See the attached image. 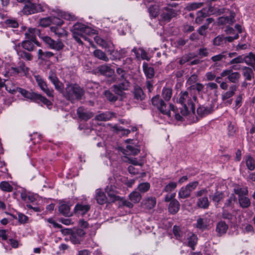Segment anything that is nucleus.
<instances>
[{
    "mask_svg": "<svg viewBox=\"0 0 255 255\" xmlns=\"http://www.w3.org/2000/svg\"><path fill=\"white\" fill-rule=\"evenodd\" d=\"M71 30L73 37L79 44H83L82 40L83 39L88 41L91 45H93V42L88 36L95 34L96 33V30L84 24L77 22L73 25Z\"/></svg>",
    "mask_w": 255,
    "mask_h": 255,
    "instance_id": "obj_1",
    "label": "nucleus"
},
{
    "mask_svg": "<svg viewBox=\"0 0 255 255\" xmlns=\"http://www.w3.org/2000/svg\"><path fill=\"white\" fill-rule=\"evenodd\" d=\"M196 100L197 97L191 89L180 93L178 101L183 106V109L181 110L182 115L185 116L191 112H194V103Z\"/></svg>",
    "mask_w": 255,
    "mask_h": 255,
    "instance_id": "obj_2",
    "label": "nucleus"
},
{
    "mask_svg": "<svg viewBox=\"0 0 255 255\" xmlns=\"http://www.w3.org/2000/svg\"><path fill=\"white\" fill-rule=\"evenodd\" d=\"M151 102L152 105L156 107L162 114L166 115L169 118L174 117L179 121H182V117L178 113V110L174 105L170 104L169 107H167L165 102L160 98L159 96L157 95L153 97Z\"/></svg>",
    "mask_w": 255,
    "mask_h": 255,
    "instance_id": "obj_3",
    "label": "nucleus"
},
{
    "mask_svg": "<svg viewBox=\"0 0 255 255\" xmlns=\"http://www.w3.org/2000/svg\"><path fill=\"white\" fill-rule=\"evenodd\" d=\"M151 102L152 105L156 107L162 114L166 115L169 118L174 117L179 121H182V117L178 113V110L174 105L170 104L169 107H167L165 102L160 98L159 96L157 95L153 97Z\"/></svg>",
    "mask_w": 255,
    "mask_h": 255,
    "instance_id": "obj_4",
    "label": "nucleus"
},
{
    "mask_svg": "<svg viewBox=\"0 0 255 255\" xmlns=\"http://www.w3.org/2000/svg\"><path fill=\"white\" fill-rule=\"evenodd\" d=\"M17 93H19L24 98L33 100L36 102H41L50 109L52 107L51 102L42 95L34 92H30L25 89L18 87L16 89Z\"/></svg>",
    "mask_w": 255,
    "mask_h": 255,
    "instance_id": "obj_5",
    "label": "nucleus"
},
{
    "mask_svg": "<svg viewBox=\"0 0 255 255\" xmlns=\"http://www.w3.org/2000/svg\"><path fill=\"white\" fill-rule=\"evenodd\" d=\"M84 94V90L77 84H68L65 88L64 96L70 100L80 99Z\"/></svg>",
    "mask_w": 255,
    "mask_h": 255,
    "instance_id": "obj_6",
    "label": "nucleus"
},
{
    "mask_svg": "<svg viewBox=\"0 0 255 255\" xmlns=\"http://www.w3.org/2000/svg\"><path fill=\"white\" fill-rule=\"evenodd\" d=\"M23 2L25 3L23 11L27 15L43 11L46 7L45 5L37 3L34 0H25Z\"/></svg>",
    "mask_w": 255,
    "mask_h": 255,
    "instance_id": "obj_7",
    "label": "nucleus"
},
{
    "mask_svg": "<svg viewBox=\"0 0 255 255\" xmlns=\"http://www.w3.org/2000/svg\"><path fill=\"white\" fill-rule=\"evenodd\" d=\"M125 141L128 143V145H127L126 149H122L121 151L126 155V157L128 155H135L140 151L139 147L137 145L136 140L128 139Z\"/></svg>",
    "mask_w": 255,
    "mask_h": 255,
    "instance_id": "obj_8",
    "label": "nucleus"
},
{
    "mask_svg": "<svg viewBox=\"0 0 255 255\" xmlns=\"http://www.w3.org/2000/svg\"><path fill=\"white\" fill-rule=\"evenodd\" d=\"M28 68L25 66V63L23 61H19L17 67H11L9 71L4 74V76L9 77L16 75H26L28 73Z\"/></svg>",
    "mask_w": 255,
    "mask_h": 255,
    "instance_id": "obj_9",
    "label": "nucleus"
},
{
    "mask_svg": "<svg viewBox=\"0 0 255 255\" xmlns=\"http://www.w3.org/2000/svg\"><path fill=\"white\" fill-rule=\"evenodd\" d=\"M237 89V87L235 85H233L229 87L228 91L222 93V100L224 102L226 105H230L232 104L233 100L231 98L235 94Z\"/></svg>",
    "mask_w": 255,
    "mask_h": 255,
    "instance_id": "obj_10",
    "label": "nucleus"
},
{
    "mask_svg": "<svg viewBox=\"0 0 255 255\" xmlns=\"http://www.w3.org/2000/svg\"><path fill=\"white\" fill-rule=\"evenodd\" d=\"M35 79L41 90H42L48 97H53V90L47 87L46 82L39 75L34 76Z\"/></svg>",
    "mask_w": 255,
    "mask_h": 255,
    "instance_id": "obj_11",
    "label": "nucleus"
},
{
    "mask_svg": "<svg viewBox=\"0 0 255 255\" xmlns=\"http://www.w3.org/2000/svg\"><path fill=\"white\" fill-rule=\"evenodd\" d=\"M85 235V232L83 230L78 229L71 233L70 237V241L74 244H80Z\"/></svg>",
    "mask_w": 255,
    "mask_h": 255,
    "instance_id": "obj_12",
    "label": "nucleus"
},
{
    "mask_svg": "<svg viewBox=\"0 0 255 255\" xmlns=\"http://www.w3.org/2000/svg\"><path fill=\"white\" fill-rule=\"evenodd\" d=\"M118 84L113 85L114 92L119 95H121L123 91L127 90L129 86V83L127 79H122Z\"/></svg>",
    "mask_w": 255,
    "mask_h": 255,
    "instance_id": "obj_13",
    "label": "nucleus"
},
{
    "mask_svg": "<svg viewBox=\"0 0 255 255\" xmlns=\"http://www.w3.org/2000/svg\"><path fill=\"white\" fill-rule=\"evenodd\" d=\"M43 41L48 44L49 47L56 50H60L63 47V43L60 41H56L52 39L50 37L44 36L43 37Z\"/></svg>",
    "mask_w": 255,
    "mask_h": 255,
    "instance_id": "obj_14",
    "label": "nucleus"
},
{
    "mask_svg": "<svg viewBox=\"0 0 255 255\" xmlns=\"http://www.w3.org/2000/svg\"><path fill=\"white\" fill-rule=\"evenodd\" d=\"M156 204V199L153 196H147L143 199L141 202L143 208L147 210L153 209L155 206Z\"/></svg>",
    "mask_w": 255,
    "mask_h": 255,
    "instance_id": "obj_15",
    "label": "nucleus"
},
{
    "mask_svg": "<svg viewBox=\"0 0 255 255\" xmlns=\"http://www.w3.org/2000/svg\"><path fill=\"white\" fill-rule=\"evenodd\" d=\"M106 192H107L109 197V198H108V203L114 202L120 200V197L117 195V193L113 190V188L112 186L110 187L108 186L106 188Z\"/></svg>",
    "mask_w": 255,
    "mask_h": 255,
    "instance_id": "obj_16",
    "label": "nucleus"
},
{
    "mask_svg": "<svg viewBox=\"0 0 255 255\" xmlns=\"http://www.w3.org/2000/svg\"><path fill=\"white\" fill-rule=\"evenodd\" d=\"M77 114L79 118L83 120L87 121L93 117V113L88 111L83 107L77 109Z\"/></svg>",
    "mask_w": 255,
    "mask_h": 255,
    "instance_id": "obj_17",
    "label": "nucleus"
},
{
    "mask_svg": "<svg viewBox=\"0 0 255 255\" xmlns=\"http://www.w3.org/2000/svg\"><path fill=\"white\" fill-rule=\"evenodd\" d=\"M94 39L96 43L103 48L109 50L114 47L113 43L110 40L106 41L98 36H95Z\"/></svg>",
    "mask_w": 255,
    "mask_h": 255,
    "instance_id": "obj_18",
    "label": "nucleus"
},
{
    "mask_svg": "<svg viewBox=\"0 0 255 255\" xmlns=\"http://www.w3.org/2000/svg\"><path fill=\"white\" fill-rule=\"evenodd\" d=\"M177 14L175 10L172 8H166L161 13L160 16L161 19L165 21H169L172 18L175 17Z\"/></svg>",
    "mask_w": 255,
    "mask_h": 255,
    "instance_id": "obj_19",
    "label": "nucleus"
},
{
    "mask_svg": "<svg viewBox=\"0 0 255 255\" xmlns=\"http://www.w3.org/2000/svg\"><path fill=\"white\" fill-rule=\"evenodd\" d=\"M95 199L97 202L100 205H104L108 201V198L101 189H97L96 191Z\"/></svg>",
    "mask_w": 255,
    "mask_h": 255,
    "instance_id": "obj_20",
    "label": "nucleus"
},
{
    "mask_svg": "<svg viewBox=\"0 0 255 255\" xmlns=\"http://www.w3.org/2000/svg\"><path fill=\"white\" fill-rule=\"evenodd\" d=\"M115 117V114L110 112L100 113L95 117V119L100 121H107Z\"/></svg>",
    "mask_w": 255,
    "mask_h": 255,
    "instance_id": "obj_21",
    "label": "nucleus"
},
{
    "mask_svg": "<svg viewBox=\"0 0 255 255\" xmlns=\"http://www.w3.org/2000/svg\"><path fill=\"white\" fill-rule=\"evenodd\" d=\"M90 209V206L89 205L77 204L75 207L74 211L75 213L84 215L88 212Z\"/></svg>",
    "mask_w": 255,
    "mask_h": 255,
    "instance_id": "obj_22",
    "label": "nucleus"
},
{
    "mask_svg": "<svg viewBox=\"0 0 255 255\" xmlns=\"http://www.w3.org/2000/svg\"><path fill=\"white\" fill-rule=\"evenodd\" d=\"M228 229V225L224 221H220L216 226V231L219 236L225 234Z\"/></svg>",
    "mask_w": 255,
    "mask_h": 255,
    "instance_id": "obj_23",
    "label": "nucleus"
},
{
    "mask_svg": "<svg viewBox=\"0 0 255 255\" xmlns=\"http://www.w3.org/2000/svg\"><path fill=\"white\" fill-rule=\"evenodd\" d=\"M179 208L180 204L176 199L172 200L168 206V211L172 214H176L179 211Z\"/></svg>",
    "mask_w": 255,
    "mask_h": 255,
    "instance_id": "obj_24",
    "label": "nucleus"
},
{
    "mask_svg": "<svg viewBox=\"0 0 255 255\" xmlns=\"http://www.w3.org/2000/svg\"><path fill=\"white\" fill-rule=\"evenodd\" d=\"M39 34V31L37 29L30 28L28 29V31L25 32V35L27 39L35 41L36 35Z\"/></svg>",
    "mask_w": 255,
    "mask_h": 255,
    "instance_id": "obj_25",
    "label": "nucleus"
},
{
    "mask_svg": "<svg viewBox=\"0 0 255 255\" xmlns=\"http://www.w3.org/2000/svg\"><path fill=\"white\" fill-rule=\"evenodd\" d=\"M128 198L131 202L136 204L140 202L142 196L138 191L134 190L129 194Z\"/></svg>",
    "mask_w": 255,
    "mask_h": 255,
    "instance_id": "obj_26",
    "label": "nucleus"
},
{
    "mask_svg": "<svg viewBox=\"0 0 255 255\" xmlns=\"http://www.w3.org/2000/svg\"><path fill=\"white\" fill-rule=\"evenodd\" d=\"M143 70L147 78L151 79L154 75V71L153 67L149 66L146 63L143 64Z\"/></svg>",
    "mask_w": 255,
    "mask_h": 255,
    "instance_id": "obj_27",
    "label": "nucleus"
},
{
    "mask_svg": "<svg viewBox=\"0 0 255 255\" xmlns=\"http://www.w3.org/2000/svg\"><path fill=\"white\" fill-rule=\"evenodd\" d=\"M234 15L232 14L229 17L223 16L220 17L218 19V22L219 24H232L234 22Z\"/></svg>",
    "mask_w": 255,
    "mask_h": 255,
    "instance_id": "obj_28",
    "label": "nucleus"
},
{
    "mask_svg": "<svg viewBox=\"0 0 255 255\" xmlns=\"http://www.w3.org/2000/svg\"><path fill=\"white\" fill-rule=\"evenodd\" d=\"M99 71L101 74L106 76L110 77L114 74V70L112 69L107 65H104L100 67Z\"/></svg>",
    "mask_w": 255,
    "mask_h": 255,
    "instance_id": "obj_29",
    "label": "nucleus"
},
{
    "mask_svg": "<svg viewBox=\"0 0 255 255\" xmlns=\"http://www.w3.org/2000/svg\"><path fill=\"white\" fill-rule=\"evenodd\" d=\"M244 62L252 66L255 71V55L250 53L248 55L244 56Z\"/></svg>",
    "mask_w": 255,
    "mask_h": 255,
    "instance_id": "obj_30",
    "label": "nucleus"
},
{
    "mask_svg": "<svg viewBox=\"0 0 255 255\" xmlns=\"http://www.w3.org/2000/svg\"><path fill=\"white\" fill-rule=\"evenodd\" d=\"M242 74L246 80H251L254 75L253 71L252 68L244 66L242 68Z\"/></svg>",
    "mask_w": 255,
    "mask_h": 255,
    "instance_id": "obj_31",
    "label": "nucleus"
},
{
    "mask_svg": "<svg viewBox=\"0 0 255 255\" xmlns=\"http://www.w3.org/2000/svg\"><path fill=\"white\" fill-rule=\"evenodd\" d=\"M50 29L52 32L54 33V34L58 37L67 35L66 31L60 26H52L50 27Z\"/></svg>",
    "mask_w": 255,
    "mask_h": 255,
    "instance_id": "obj_32",
    "label": "nucleus"
},
{
    "mask_svg": "<svg viewBox=\"0 0 255 255\" xmlns=\"http://www.w3.org/2000/svg\"><path fill=\"white\" fill-rule=\"evenodd\" d=\"M33 42H34L37 45H39L38 42H35L34 41H31L28 39L27 40L23 41L21 43V46L25 50H27L29 51H33L35 47L34 45L33 44Z\"/></svg>",
    "mask_w": 255,
    "mask_h": 255,
    "instance_id": "obj_33",
    "label": "nucleus"
},
{
    "mask_svg": "<svg viewBox=\"0 0 255 255\" xmlns=\"http://www.w3.org/2000/svg\"><path fill=\"white\" fill-rule=\"evenodd\" d=\"M209 11L206 8H203L197 12V16L196 18L195 21L197 23H201L203 18L209 15Z\"/></svg>",
    "mask_w": 255,
    "mask_h": 255,
    "instance_id": "obj_34",
    "label": "nucleus"
},
{
    "mask_svg": "<svg viewBox=\"0 0 255 255\" xmlns=\"http://www.w3.org/2000/svg\"><path fill=\"white\" fill-rule=\"evenodd\" d=\"M173 233L177 240L182 241L184 236V233L181 230L180 227L177 226H174L173 227Z\"/></svg>",
    "mask_w": 255,
    "mask_h": 255,
    "instance_id": "obj_35",
    "label": "nucleus"
},
{
    "mask_svg": "<svg viewBox=\"0 0 255 255\" xmlns=\"http://www.w3.org/2000/svg\"><path fill=\"white\" fill-rule=\"evenodd\" d=\"M59 211L61 214L65 216H70L72 213L70 212V206L66 204H62L59 207Z\"/></svg>",
    "mask_w": 255,
    "mask_h": 255,
    "instance_id": "obj_36",
    "label": "nucleus"
},
{
    "mask_svg": "<svg viewBox=\"0 0 255 255\" xmlns=\"http://www.w3.org/2000/svg\"><path fill=\"white\" fill-rule=\"evenodd\" d=\"M150 188V184L148 182H142L138 184L137 190L140 193L147 192Z\"/></svg>",
    "mask_w": 255,
    "mask_h": 255,
    "instance_id": "obj_37",
    "label": "nucleus"
},
{
    "mask_svg": "<svg viewBox=\"0 0 255 255\" xmlns=\"http://www.w3.org/2000/svg\"><path fill=\"white\" fill-rule=\"evenodd\" d=\"M172 95V90L171 88L168 87H164L162 92V97L166 101H168Z\"/></svg>",
    "mask_w": 255,
    "mask_h": 255,
    "instance_id": "obj_38",
    "label": "nucleus"
},
{
    "mask_svg": "<svg viewBox=\"0 0 255 255\" xmlns=\"http://www.w3.org/2000/svg\"><path fill=\"white\" fill-rule=\"evenodd\" d=\"M94 55L97 58L105 62H108L109 60L106 54L103 51L99 49L95 50L94 51Z\"/></svg>",
    "mask_w": 255,
    "mask_h": 255,
    "instance_id": "obj_39",
    "label": "nucleus"
},
{
    "mask_svg": "<svg viewBox=\"0 0 255 255\" xmlns=\"http://www.w3.org/2000/svg\"><path fill=\"white\" fill-rule=\"evenodd\" d=\"M197 206L201 208H207L209 206L208 198L207 197L200 198L197 202Z\"/></svg>",
    "mask_w": 255,
    "mask_h": 255,
    "instance_id": "obj_40",
    "label": "nucleus"
},
{
    "mask_svg": "<svg viewBox=\"0 0 255 255\" xmlns=\"http://www.w3.org/2000/svg\"><path fill=\"white\" fill-rule=\"evenodd\" d=\"M239 202L240 206L244 208H248L251 205L250 200L246 196L239 197Z\"/></svg>",
    "mask_w": 255,
    "mask_h": 255,
    "instance_id": "obj_41",
    "label": "nucleus"
},
{
    "mask_svg": "<svg viewBox=\"0 0 255 255\" xmlns=\"http://www.w3.org/2000/svg\"><path fill=\"white\" fill-rule=\"evenodd\" d=\"M148 11L151 16L153 17H156L159 14V6L157 4H154L150 6L148 8Z\"/></svg>",
    "mask_w": 255,
    "mask_h": 255,
    "instance_id": "obj_42",
    "label": "nucleus"
},
{
    "mask_svg": "<svg viewBox=\"0 0 255 255\" xmlns=\"http://www.w3.org/2000/svg\"><path fill=\"white\" fill-rule=\"evenodd\" d=\"M240 74L237 72H233L232 70L230 75H229L228 80L232 83H237L240 78Z\"/></svg>",
    "mask_w": 255,
    "mask_h": 255,
    "instance_id": "obj_43",
    "label": "nucleus"
},
{
    "mask_svg": "<svg viewBox=\"0 0 255 255\" xmlns=\"http://www.w3.org/2000/svg\"><path fill=\"white\" fill-rule=\"evenodd\" d=\"M190 190L186 186L182 187L179 191L178 196L179 198L185 199L189 197L190 195Z\"/></svg>",
    "mask_w": 255,
    "mask_h": 255,
    "instance_id": "obj_44",
    "label": "nucleus"
},
{
    "mask_svg": "<svg viewBox=\"0 0 255 255\" xmlns=\"http://www.w3.org/2000/svg\"><path fill=\"white\" fill-rule=\"evenodd\" d=\"M197 237L195 235H192L188 238V246L191 248L192 250H195V246L197 242Z\"/></svg>",
    "mask_w": 255,
    "mask_h": 255,
    "instance_id": "obj_45",
    "label": "nucleus"
},
{
    "mask_svg": "<svg viewBox=\"0 0 255 255\" xmlns=\"http://www.w3.org/2000/svg\"><path fill=\"white\" fill-rule=\"evenodd\" d=\"M134 98L137 100H142L144 99V94L142 89L139 87H135L134 89Z\"/></svg>",
    "mask_w": 255,
    "mask_h": 255,
    "instance_id": "obj_46",
    "label": "nucleus"
},
{
    "mask_svg": "<svg viewBox=\"0 0 255 255\" xmlns=\"http://www.w3.org/2000/svg\"><path fill=\"white\" fill-rule=\"evenodd\" d=\"M196 227L201 230H204L207 227V223L206 219L199 218L197 220Z\"/></svg>",
    "mask_w": 255,
    "mask_h": 255,
    "instance_id": "obj_47",
    "label": "nucleus"
},
{
    "mask_svg": "<svg viewBox=\"0 0 255 255\" xmlns=\"http://www.w3.org/2000/svg\"><path fill=\"white\" fill-rule=\"evenodd\" d=\"M0 188L5 192H11L13 190L12 186L6 181H2L0 183Z\"/></svg>",
    "mask_w": 255,
    "mask_h": 255,
    "instance_id": "obj_48",
    "label": "nucleus"
},
{
    "mask_svg": "<svg viewBox=\"0 0 255 255\" xmlns=\"http://www.w3.org/2000/svg\"><path fill=\"white\" fill-rule=\"evenodd\" d=\"M224 198V195L221 192H216L212 196V199L215 202L216 206H217Z\"/></svg>",
    "mask_w": 255,
    "mask_h": 255,
    "instance_id": "obj_49",
    "label": "nucleus"
},
{
    "mask_svg": "<svg viewBox=\"0 0 255 255\" xmlns=\"http://www.w3.org/2000/svg\"><path fill=\"white\" fill-rule=\"evenodd\" d=\"M52 23V17H47L40 19L39 24L42 27H47Z\"/></svg>",
    "mask_w": 255,
    "mask_h": 255,
    "instance_id": "obj_50",
    "label": "nucleus"
},
{
    "mask_svg": "<svg viewBox=\"0 0 255 255\" xmlns=\"http://www.w3.org/2000/svg\"><path fill=\"white\" fill-rule=\"evenodd\" d=\"M203 5V3L202 2L190 3L187 4L186 8L189 11L193 10L201 7Z\"/></svg>",
    "mask_w": 255,
    "mask_h": 255,
    "instance_id": "obj_51",
    "label": "nucleus"
},
{
    "mask_svg": "<svg viewBox=\"0 0 255 255\" xmlns=\"http://www.w3.org/2000/svg\"><path fill=\"white\" fill-rule=\"evenodd\" d=\"M235 193L239 195V197L242 196H245L248 193V190L247 188H237L234 189Z\"/></svg>",
    "mask_w": 255,
    "mask_h": 255,
    "instance_id": "obj_52",
    "label": "nucleus"
},
{
    "mask_svg": "<svg viewBox=\"0 0 255 255\" xmlns=\"http://www.w3.org/2000/svg\"><path fill=\"white\" fill-rule=\"evenodd\" d=\"M211 109L205 107H200L197 109V113L198 115L204 116L211 113Z\"/></svg>",
    "mask_w": 255,
    "mask_h": 255,
    "instance_id": "obj_53",
    "label": "nucleus"
},
{
    "mask_svg": "<svg viewBox=\"0 0 255 255\" xmlns=\"http://www.w3.org/2000/svg\"><path fill=\"white\" fill-rule=\"evenodd\" d=\"M236 201V198L234 194H232L230 197L226 201L223 209L226 207H232Z\"/></svg>",
    "mask_w": 255,
    "mask_h": 255,
    "instance_id": "obj_54",
    "label": "nucleus"
},
{
    "mask_svg": "<svg viewBox=\"0 0 255 255\" xmlns=\"http://www.w3.org/2000/svg\"><path fill=\"white\" fill-rule=\"evenodd\" d=\"M19 57L21 58L25 59L26 60L31 61L32 59V55L25 51L22 50L18 53Z\"/></svg>",
    "mask_w": 255,
    "mask_h": 255,
    "instance_id": "obj_55",
    "label": "nucleus"
},
{
    "mask_svg": "<svg viewBox=\"0 0 255 255\" xmlns=\"http://www.w3.org/2000/svg\"><path fill=\"white\" fill-rule=\"evenodd\" d=\"M110 55L112 56V59L113 60L120 59H121V56L120 55V52L118 50H115L114 48L108 50Z\"/></svg>",
    "mask_w": 255,
    "mask_h": 255,
    "instance_id": "obj_56",
    "label": "nucleus"
},
{
    "mask_svg": "<svg viewBox=\"0 0 255 255\" xmlns=\"http://www.w3.org/2000/svg\"><path fill=\"white\" fill-rule=\"evenodd\" d=\"M5 24L8 27L16 28L18 26L17 21L13 19H8L5 21Z\"/></svg>",
    "mask_w": 255,
    "mask_h": 255,
    "instance_id": "obj_57",
    "label": "nucleus"
},
{
    "mask_svg": "<svg viewBox=\"0 0 255 255\" xmlns=\"http://www.w3.org/2000/svg\"><path fill=\"white\" fill-rule=\"evenodd\" d=\"M104 95L106 98L110 102H115L117 100V97L112 94L110 91H106Z\"/></svg>",
    "mask_w": 255,
    "mask_h": 255,
    "instance_id": "obj_58",
    "label": "nucleus"
},
{
    "mask_svg": "<svg viewBox=\"0 0 255 255\" xmlns=\"http://www.w3.org/2000/svg\"><path fill=\"white\" fill-rule=\"evenodd\" d=\"M176 187L177 183L176 182H171L165 187L164 191L166 192H169L173 190Z\"/></svg>",
    "mask_w": 255,
    "mask_h": 255,
    "instance_id": "obj_59",
    "label": "nucleus"
},
{
    "mask_svg": "<svg viewBox=\"0 0 255 255\" xmlns=\"http://www.w3.org/2000/svg\"><path fill=\"white\" fill-rule=\"evenodd\" d=\"M244 55H240L234 59H233L230 62L231 64H239L244 62Z\"/></svg>",
    "mask_w": 255,
    "mask_h": 255,
    "instance_id": "obj_60",
    "label": "nucleus"
},
{
    "mask_svg": "<svg viewBox=\"0 0 255 255\" xmlns=\"http://www.w3.org/2000/svg\"><path fill=\"white\" fill-rule=\"evenodd\" d=\"M48 79L52 82V84L56 81L57 82V81L59 80L57 77L56 72L52 70H51L49 72Z\"/></svg>",
    "mask_w": 255,
    "mask_h": 255,
    "instance_id": "obj_61",
    "label": "nucleus"
},
{
    "mask_svg": "<svg viewBox=\"0 0 255 255\" xmlns=\"http://www.w3.org/2000/svg\"><path fill=\"white\" fill-rule=\"evenodd\" d=\"M53 84L54 85L56 90L60 93H64V91H63V84L59 80L57 81V82L56 81L53 83Z\"/></svg>",
    "mask_w": 255,
    "mask_h": 255,
    "instance_id": "obj_62",
    "label": "nucleus"
},
{
    "mask_svg": "<svg viewBox=\"0 0 255 255\" xmlns=\"http://www.w3.org/2000/svg\"><path fill=\"white\" fill-rule=\"evenodd\" d=\"M117 74L120 76L119 80L126 79V72L121 68H118L116 70Z\"/></svg>",
    "mask_w": 255,
    "mask_h": 255,
    "instance_id": "obj_63",
    "label": "nucleus"
},
{
    "mask_svg": "<svg viewBox=\"0 0 255 255\" xmlns=\"http://www.w3.org/2000/svg\"><path fill=\"white\" fill-rule=\"evenodd\" d=\"M224 40V37L221 36H218L214 38L213 44L216 46H220L223 44Z\"/></svg>",
    "mask_w": 255,
    "mask_h": 255,
    "instance_id": "obj_64",
    "label": "nucleus"
}]
</instances>
